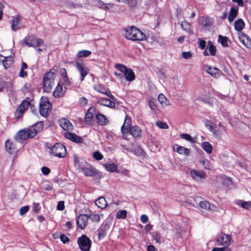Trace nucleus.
<instances>
[{"mask_svg": "<svg viewBox=\"0 0 251 251\" xmlns=\"http://www.w3.org/2000/svg\"><path fill=\"white\" fill-rule=\"evenodd\" d=\"M44 124L42 122L37 123L31 127L25 128L20 130L15 136V140L19 142L23 143L28 138L34 137L38 132L43 128Z\"/></svg>", "mask_w": 251, "mask_h": 251, "instance_id": "obj_1", "label": "nucleus"}, {"mask_svg": "<svg viewBox=\"0 0 251 251\" xmlns=\"http://www.w3.org/2000/svg\"><path fill=\"white\" fill-rule=\"evenodd\" d=\"M124 35L128 40L141 41L147 39L146 35L134 26L126 27L124 29Z\"/></svg>", "mask_w": 251, "mask_h": 251, "instance_id": "obj_2", "label": "nucleus"}, {"mask_svg": "<svg viewBox=\"0 0 251 251\" xmlns=\"http://www.w3.org/2000/svg\"><path fill=\"white\" fill-rule=\"evenodd\" d=\"M54 74L50 71L46 73L43 78V88L44 91L49 93L51 91L52 87L54 84Z\"/></svg>", "mask_w": 251, "mask_h": 251, "instance_id": "obj_3", "label": "nucleus"}, {"mask_svg": "<svg viewBox=\"0 0 251 251\" xmlns=\"http://www.w3.org/2000/svg\"><path fill=\"white\" fill-rule=\"evenodd\" d=\"M115 67L124 74L125 78L127 81L131 82L135 80V74L131 69L128 68L126 66L121 64H116Z\"/></svg>", "mask_w": 251, "mask_h": 251, "instance_id": "obj_4", "label": "nucleus"}, {"mask_svg": "<svg viewBox=\"0 0 251 251\" xmlns=\"http://www.w3.org/2000/svg\"><path fill=\"white\" fill-rule=\"evenodd\" d=\"M51 104L47 97H42L39 104V112L43 117H46L51 111Z\"/></svg>", "mask_w": 251, "mask_h": 251, "instance_id": "obj_5", "label": "nucleus"}, {"mask_svg": "<svg viewBox=\"0 0 251 251\" xmlns=\"http://www.w3.org/2000/svg\"><path fill=\"white\" fill-rule=\"evenodd\" d=\"M50 152L60 158L65 157L67 154L66 147L60 143H56L51 147Z\"/></svg>", "mask_w": 251, "mask_h": 251, "instance_id": "obj_6", "label": "nucleus"}, {"mask_svg": "<svg viewBox=\"0 0 251 251\" xmlns=\"http://www.w3.org/2000/svg\"><path fill=\"white\" fill-rule=\"evenodd\" d=\"M24 43L28 47L34 48L42 46L44 44L43 40L32 35L25 37L24 40Z\"/></svg>", "mask_w": 251, "mask_h": 251, "instance_id": "obj_7", "label": "nucleus"}, {"mask_svg": "<svg viewBox=\"0 0 251 251\" xmlns=\"http://www.w3.org/2000/svg\"><path fill=\"white\" fill-rule=\"evenodd\" d=\"M77 244L80 249L83 251H89L91 246V241L85 235L77 238Z\"/></svg>", "mask_w": 251, "mask_h": 251, "instance_id": "obj_8", "label": "nucleus"}, {"mask_svg": "<svg viewBox=\"0 0 251 251\" xmlns=\"http://www.w3.org/2000/svg\"><path fill=\"white\" fill-rule=\"evenodd\" d=\"M189 174L193 180L199 182L204 179L206 176L205 173L203 171L195 169L191 170Z\"/></svg>", "mask_w": 251, "mask_h": 251, "instance_id": "obj_9", "label": "nucleus"}, {"mask_svg": "<svg viewBox=\"0 0 251 251\" xmlns=\"http://www.w3.org/2000/svg\"><path fill=\"white\" fill-rule=\"evenodd\" d=\"M231 238L229 234H226L221 233L219 237L216 239V242L219 245L221 246H225L226 248L231 243Z\"/></svg>", "mask_w": 251, "mask_h": 251, "instance_id": "obj_10", "label": "nucleus"}, {"mask_svg": "<svg viewBox=\"0 0 251 251\" xmlns=\"http://www.w3.org/2000/svg\"><path fill=\"white\" fill-rule=\"evenodd\" d=\"M75 66L80 75V80L81 81H82L84 80L85 76L88 75L89 69L82 63L78 62H76Z\"/></svg>", "mask_w": 251, "mask_h": 251, "instance_id": "obj_11", "label": "nucleus"}, {"mask_svg": "<svg viewBox=\"0 0 251 251\" xmlns=\"http://www.w3.org/2000/svg\"><path fill=\"white\" fill-rule=\"evenodd\" d=\"M203 69L207 73L215 78H218L220 76L221 71L217 68L212 67L208 65H204Z\"/></svg>", "mask_w": 251, "mask_h": 251, "instance_id": "obj_12", "label": "nucleus"}, {"mask_svg": "<svg viewBox=\"0 0 251 251\" xmlns=\"http://www.w3.org/2000/svg\"><path fill=\"white\" fill-rule=\"evenodd\" d=\"M132 119L131 117L128 115H126L124 120V123L121 127V132L124 135L126 133H128V128L131 126Z\"/></svg>", "mask_w": 251, "mask_h": 251, "instance_id": "obj_13", "label": "nucleus"}, {"mask_svg": "<svg viewBox=\"0 0 251 251\" xmlns=\"http://www.w3.org/2000/svg\"><path fill=\"white\" fill-rule=\"evenodd\" d=\"M95 90L100 93L106 95L112 100H114L115 99L114 96L111 94L109 89L105 87L103 85H99L96 86L95 87Z\"/></svg>", "mask_w": 251, "mask_h": 251, "instance_id": "obj_14", "label": "nucleus"}, {"mask_svg": "<svg viewBox=\"0 0 251 251\" xmlns=\"http://www.w3.org/2000/svg\"><path fill=\"white\" fill-rule=\"evenodd\" d=\"M88 219V216L86 214L79 215L76 221L78 227L81 229H84L87 226Z\"/></svg>", "mask_w": 251, "mask_h": 251, "instance_id": "obj_15", "label": "nucleus"}, {"mask_svg": "<svg viewBox=\"0 0 251 251\" xmlns=\"http://www.w3.org/2000/svg\"><path fill=\"white\" fill-rule=\"evenodd\" d=\"M58 124L60 127L65 130L71 131L73 129L72 124L67 119L62 118L58 120Z\"/></svg>", "mask_w": 251, "mask_h": 251, "instance_id": "obj_16", "label": "nucleus"}, {"mask_svg": "<svg viewBox=\"0 0 251 251\" xmlns=\"http://www.w3.org/2000/svg\"><path fill=\"white\" fill-rule=\"evenodd\" d=\"M110 228L109 223L106 222L102 225L97 230L98 236L99 239L103 238L107 234V232Z\"/></svg>", "mask_w": 251, "mask_h": 251, "instance_id": "obj_17", "label": "nucleus"}, {"mask_svg": "<svg viewBox=\"0 0 251 251\" xmlns=\"http://www.w3.org/2000/svg\"><path fill=\"white\" fill-rule=\"evenodd\" d=\"M89 163H88L84 159L79 158L76 156H74V165L78 169L81 170V171L86 166H88Z\"/></svg>", "mask_w": 251, "mask_h": 251, "instance_id": "obj_18", "label": "nucleus"}, {"mask_svg": "<svg viewBox=\"0 0 251 251\" xmlns=\"http://www.w3.org/2000/svg\"><path fill=\"white\" fill-rule=\"evenodd\" d=\"M13 60L11 56L4 57L0 54V63H1L5 69L9 68L12 65Z\"/></svg>", "mask_w": 251, "mask_h": 251, "instance_id": "obj_19", "label": "nucleus"}, {"mask_svg": "<svg viewBox=\"0 0 251 251\" xmlns=\"http://www.w3.org/2000/svg\"><path fill=\"white\" fill-rule=\"evenodd\" d=\"M112 100L111 99L99 98L98 100V103L109 108H114L115 106V104Z\"/></svg>", "mask_w": 251, "mask_h": 251, "instance_id": "obj_20", "label": "nucleus"}, {"mask_svg": "<svg viewBox=\"0 0 251 251\" xmlns=\"http://www.w3.org/2000/svg\"><path fill=\"white\" fill-rule=\"evenodd\" d=\"M128 132L135 138L141 137L142 130L140 127L137 126H131L128 128Z\"/></svg>", "mask_w": 251, "mask_h": 251, "instance_id": "obj_21", "label": "nucleus"}, {"mask_svg": "<svg viewBox=\"0 0 251 251\" xmlns=\"http://www.w3.org/2000/svg\"><path fill=\"white\" fill-rule=\"evenodd\" d=\"M5 147L6 151L10 154L16 153L18 151V149L16 148L14 143L9 140L6 141Z\"/></svg>", "mask_w": 251, "mask_h": 251, "instance_id": "obj_22", "label": "nucleus"}, {"mask_svg": "<svg viewBox=\"0 0 251 251\" xmlns=\"http://www.w3.org/2000/svg\"><path fill=\"white\" fill-rule=\"evenodd\" d=\"M82 172L86 176H94L97 174L96 170L89 164L88 166L84 168Z\"/></svg>", "mask_w": 251, "mask_h": 251, "instance_id": "obj_23", "label": "nucleus"}, {"mask_svg": "<svg viewBox=\"0 0 251 251\" xmlns=\"http://www.w3.org/2000/svg\"><path fill=\"white\" fill-rule=\"evenodd\" d=\"M64 136L65 138L75 143L81 142L82 138L78 137L76 134L68 131L64 133Z\"/></svg>", "mask_w": 251, "mask_h": 251, "instance_id": "obj_24", "label": "nucleus"}, {"mask_svg": "<svg viewBox=\"0 0 251 251\" xmlns=\"http://www.w3.org/2000/svg\"><path fill=\"white\" fill-rule=\"evenodd\" d=\"M174 150L180 154H183L186 156H188L190 154L189 149L177 144L174 146Z\"/></svg>", "mask_w": 251, "mask_h": 251, "instance_id": "obj_25", "label": "nucleus"}, {"mask_svg": "<svg viewBox=\"0 0 251 251\" xmlns=\"http://www.w3.org/2000/svg\"><path fill=\"white\" fill-rule=\"evenodd\" d=\"M96 118L97 123L100 126H105L108 123L107 118L102 114H97Z\"/></svg>", "mask_w": 251, "mask_h": 251, "instance_id": "obj_26", "label": "nucleus"}, {"mask_svg": "<svg viewBox=\"0 0 251 251\" xmlns=\"http://www.w3.org/2000/svg\"><path fill=\"white\" fill-rule=\"evenodd\" d=\"M91 110H93L92 108L88 109L87 113L85 115V122L86 124L91 125L93 124L94 120L93 119V115L91 112Z\"/></svg>", "mask_w": 251, "mask_h": 251, "instance_id": "obj_27", "label": "nucleus"}, {"mask_svg": "<svg viewBox=\"0 0 251 251\" xmlns=\"http://www.w3.org/2000/svg\"><path fill=\"white\" fill-rule=\"evenodd\" d=\"M235 203L245 209L250 210L251 209V201H245L243 200H237Z\"/></svg>", "mask_w": 251, "mask_h": 251, "instance_id": "obj_28", "label": "nucleus"}, {"mask_svg": "<svg viewBox=\"0 0 251 251\" xmlns=\"http://www.w3.org/2000/svg\"><path fill=\"white\" fill-rule=\"evenodd\" d=\"M95 204L99 208L103 209L106 207L107 202L104 197H100L96 200Z\"/></svg>", "mask_w": 251, "mask_h": 251, "instance_id": "obj_29", "label": "nucleus"}, {"mask_svg": "<svg viewBox=\"0 0 251 251\" xmlns=\"http://www.w3.org/2000/svg\"><path fill=\"white\" fill-rule=\"evenodd\" d=\"M245 23L242 19H239L234 22L235 29L238 31H241L245 27Z\"/></svg>", "mask_w": 251, "mask_h": 251, "instance_id": "obj_30", "label": "nucleus"}, {"mask_svg": "<svg viewBox=\"0 0 251 251\" xmlns=\"http://www.w3.org/2000/svg\"><path fill=\"white\" fill-rule=\"evenodd\" d=\"M199 205L201 208L206 210H211L214 207V205H211L208 201H201Z\"/></svg>", "mask_w": 251, "mask_h": 251, "instance_id": "obj_31", "label": "nucleus"}, {"mask_svg": "<svg viewBox=\"0 0 251 251\" xmlns=\"http://www.w3.org/2000/svg\"><path fill=\"white\" fill-rule=\"evenodd\" d=\"M241 42L246 46L251 45V39L246 34L243 33L240 37Z\"/></svg>", "mask_w": 251, "mask_h": 251, "instance_id": "obj_32", "label": "nucleus"}, {"mask_svg": "<svg viewBox=\"0 0 251 251\" xmlns=\"http://www.w3.org/2000/svg\"><path fill=\"white\" fill-rule=\"evenodd\" d=\"M237 14V9L234 7H231L230 9L229 14L228 16V20L230 23L233 21Z\"/></svg>", "mask_w": 251, "mask_h": 251, "instance_id": "obj_33", "label": "nucleus"}, {"mask_svg": "<svg viewBox=\"0 0 251 251\" xmlns=\"http://www.w3.org/2000/svg\"><path fill=\"white\" fill-rule=\"evenodd\" d=\"M63 94L62 87L58 84L54 90L53 95L55 98H59L62 96Z\"/></svg>", "mask_w": 251, "mask_h": 251, "instance_id": "obj_34", "label": "nucleus"}, {"mask_svg": "<svg viewBox=\"0 0 251 251\" xmlns=\"http://www.w3.org/2000/svg\"><path fill=\"white\" fill-rule=\"evenodd\" d=\"M104 166L108 172H114L117 169V166L115 163L104 164Z\"/></svg>", "mask_w": 251, "mask_h": 251, "instance_id": "obj_35", "label": "nucleus"}, {"mask_svg": "<svg viewBox=\"0 0 251 251\" xmlns=\"http://www.w3.org/2000/svg\"><path fill=\"white\" fill-rule=\"evenodd\" d=\"M158 100L162 106H166L169 104V101L163 94H160L158 97Z\"/></svg>", "mask_w": 251, "mask_h": 251, "instance_id": "obj_36", "label": "nucleus"}, {"mask_svg": "<svg viewBox=\"0 0 251 251\" xmlns=\"http://www.w3.org/2000/svg\"><path fill=\"white\" fill-rule=\"evenodd\" d=\"M202 148L208 154L212 152V147L210 143L208 142H203L202 144Z\"/></svg>", "mask_w": 251, "mask_h": 251, "instance_id": "obj_37", "label": "nucleus"}, {"mask_svg": "<svg viewBox=\"0 0 251 251\" xmlns=\"http://www.w3.org/2000/svg\"><path fill=\"white\" fill-rule=\"evenodd\" d=\"M19 23V18L17 17H14L12 21L11 29L16 31L19 29L18 25Z\"/></svg>", "mask_w": 251, "mask_h": 251, "instance_id": "obj_38", "label": "nucleus"}, {"mask_svg": "<svg viewBox=\"0 0 251 251\" xmlns=\"http://www.w3.org/2000/svg\"><path fill=\"white\" fill-rule=\"evenodd\" d=\"M91 53L92 52L90 50H81L77 52L76 56L78 58L86 57L90 55Z\"/></svg>", "mask_w": 251, "mask_h": 251, "instance_id": "obj_39", "label": "nucleus"}, {"mask_svg": "<svg viewBox=\"0 0 251 251\" xmlns=\"http://www.w3.org/2000/svg\"><path fill=\"white\" fill-rule=\"evenodd\" d=\"M228 38L226 36H223L221 35H219L218 41L221 44L222 46L224 47H226L228 46Z\"/></svg>", "mask_w": 251, "mask_h": 251, "instance_id": "obj_40", "label": "nucleus"}, {"mask_svg": "<svg viewBox=\"0 0 251 251\" xmlns=\"http://www.w3.org/2000/svg\"><path fill=\"white\" fill-rule=\"evenodd\" d=\"M152 237L156 243L160 244L163 241V238L157 231L153 232L152 234Z\"/></svg>", "mask_w": 251, "mask_h": 251, "instance_id": "obj_41", "label": "nucleus"}, {"mask_svg": "<svg viewBox=\"0 0 251 251\" xmlns=\"http://www.w3.org/2000/svg\"><path fill=\"white\" fill-rule=\"evenodd\" d=\"M127 216V211L126 210H119L116 213V217L117 219H125Z\"/></svg>", "mask_w": 251, "mask_h": 251, "instance_id": "obj_42", "label": "nucleus"}, {"mask_svg": "<svg viewBox=\"0 0 251 251\" xmlns=\"http://www.w3.org/2000/svg\"><path fill=\"white\" fill-rule=\"evenodd\" d=\"M88 218L93 222L98 223L100 220V216L97 214H91L88 216Z\"/></svg>", "mask_w": 251, "mask_h": 251, "instance_id": "obj_43", "label": "nucleus"}, {"mask_svg": "<svg viewBox=\"0 0 251 251\" xmlns=\"http://www.w3.org/2000/svg\"><path fill=\"white\" fill-rule=\"evenodd\" d=\"M181 26L185 31L190 32L191 31V25L186 21H184L181 22Z\"/></svg>", "mask_w": 251, "mask_h": 251, "instance_id": "obj_44", "label": "nucleus"}, {"mask_svg": "<svg viewBox=\"0 0 251 251\" xmlns=\"http://www.w3.org/2000/svg\"><path fill=\"white\" fill-rule=\"evenodd\" d=\"M180 137L182 139H185L191 143H194L195 140L188 134L183 133L180 135Z\"/></svg>", "mask_w": 251, "mask_h": 251, "instance_id": "obj_45", "label": "nucleus"}, {"mask_svg": "<svg viewBox=\"0 0 251 251\" xmlns=\"http://www.w3.org/2000/svg\"><path fill=\"white\" fill-rule=\"evenodd\" d=\"M155 125L161 129H167L168 128V126L166 123L160 121H157Z\"/></svg>", "mask_w": 251, "mask_h": 251, "instance_id": "obj_46", "label": "nucleus"}, {"mask_svg": "<svg viewBox=\"0 0 251 251\" xmlns=\"http://www.w3.org/2000/svg\"><path fill=\"white\" fill-rule=\"evenodd\" d=\"M93 157L96 160L100 161L103 159V155L99 151H95L93 154Z\"/></svg>", "mask_w": 251, "mask_h": 251, "instance_id": "obj_47", "label": "nucleus"}, {"mask_svg": "<svg viewBox=\"0 0 251 251\" xmlns=\"http://www.w3.org/2000/svg\"><path fill=\"white\" fill-rule=\"evenodd\" d=\"M207 48L209 50V51H210L211 55H214L216 51V49L215 47L212 44H211V43L209 42Z\"/></svg>", "mask_w": 251, "mask_h": 251, "instance_id": "obj_48", "label": "nucleus"}, {"mask_svg": "<svg viewBox=\"0 0 251 251\" xmlns=\"http://www.w3.org/2000/svg\"><path fill=\"white\" fill-rule=\"evenodd\" d=\"M41 209L39 203L34 202L32 206V210L34 212L37 213Z\"/></svg>", "mask_w": 251, "mask_h": 251, "instance_id": "obj_49", "label": "nucleus"}, {"mask_svg": "<svg viewBox=\"0 0 251 251\" xmlns=\"http://www.w3.org/2000/svg\"><path fill=\"white\" fill-rule=\"evenodd\" d=\"M29 206H27V205L22 207L20 209V211H19L20 214L21 215H24L26 213H27L28 212V211L29 210Z\"/></svg>", "mask_w": 251, "mask_h": 251, "instance_id": "obj_50", "label": "nucleus"}, {"mask_svg": "<svg viewBox=\"0 0 251 251\" xmlns=\"http://www.w3.org/2000/svg\"><path fill=\"white\" fill-rule=\"evenodd\" d=\"M107 5L108 4L105 3L100 0H98V5L100 8L104 9V10L108 9V7Z\"/></svg>", "mask_w": 251, "mask_h": 251, "instance_id": "obj_51", "label": "nucleus"}, {"mask_svg": "<svg viewBox=\"0 0 251 251\" xmlns=\"http://www.w3.org/2000/svg\"><path fill=\"white\" fill-rule=\"evenodd\" d=\"M79 104L81 106H85L88 103V100L85 97H81L79 99Z\"/></svg>", "mask_w": 251, "mask_h": 251, "instance_id": "obj_52", "label": "nucleus"}, {"mask_svg": "<svg viewBox=\"0 0 251 251\" xmlns=\"http://www.w3.org/2000/svg\"><path fill=\"white\" fill-rule=\"evenodd\" d=\"M25 110L20 105L17 109L16 113L17 115L20 117L24 113Z\"/></svg>", "mask_w": 251, "mask_h": 251, "instance_id": "obj_53", "label": "nucleus"}, {"mask_svg": "<svg viewBox=\"0 0 251 251\" xmlns=\"http://www.w3.org/2000/svg\"><path fill=\"white\" fill-rule=\"evenodd\" d=\"M182 56L184 58L188 59L192 57V54L190 51L183 52L182 53Z\"/></svg>", "mask_w": 251, "mask_h": 251, "instance_id": "obj_54", "label": "nucleus"}, {"mask_svg": "<svg viewBox=\"0 0 251 251\" xmlns=\"http://www.w3.org/2000/svg\"><path fill=\"white\" fill-rule=\"evenodd\" d=\"M199 46L201 49L203 50L205 48L206 42L202 39H199L198 41Z\"/></svg>", "mask_w": 251, "mask_h": 251, "instance_id": "obj_55", "label": "nucleus"}, {"mask_svg": "<svg viewBox=\"0 0 251 251\" xmlns=\"http://www.w3.org/2000/svg\"><path fill=\"white\" fill-rule=\"evenodd\" d=\"M65 208L64 202L60 201L58 202L57 205V209L58 210H63Z\"/></svg>", "mask_w": 251, "mask_h": 251, "instance_id": "obj_56", "label": "nucleus"}, {"mask_svg": "<svg viewBox=\"0 0 251 251\" xmlns=\"http://www.w3.org/2000/svg\"><path fill=\"white\" fill-rule=\"evenodd\" d=\"M61 241L64 243H67L69 242V238L64 234H61L60 237Z\"/></svg>", "mask_w": 251, "mask_h": 251, "instance_id": "obj_57", "label": "nucleus"}, {"mask_svg": "<svg viewBox=\"0 0 251 251\" xmlns=\"http://www.w3.org/2000/svg\"><path fill=\"white\" fill-rule=\"evenodd\" d=\"M30 102L28 100H23L20 104L23 108L26 110L29 106Z\"/></svg>", "mask_w": 251, "mask_h": 251, "instance_id": "obj_58", "label": "nucleus"}, {"mask_svg": "<svg viewBox=\"0 0 251 251\" xmlns=\"http://www.w3.org/2000/svg\"><path fill=\"white\" fill-rule=\"evenodd\" d=\"M41 171L44 175H48L50 172V169L47 167H43L41 168Z\"/></svg>", "mask_w": 251, "mask_h": 251, "instance_id": "obj_59", "label": "nucleus"}, {"mask_svg": "<svg viewBox=\"0 0 251 251\" xmlns=\"http://www.w3.org/2000/svg\"><path fill=\"white\" fill-rule=\"evenodd\" d=\"M202 164L203 167L206 169H210V164L208 160L205 159L202 161Z\"/></svg>", "mask_w": 251, "mask_h": 251, "instance_id": "obj_60", "label": "nucleus"}, {"mask_svg": "<svg viewBox=\"0 0 251 251\" xmlns=\"http://www.w3.org/2000/svg\"><path fill=\"white\" fill-rule=\"evenodd\" d=\"M27 73L26 71H25L24 69L21 68V70L19 72V76L21 77H25L27 76Z\"/></svg>", "mask_w": 251, "mask_h": 251, "instance_id": "obj_61", "label": "nucleus"}, {"mask_svg": "<svg viewBox=\"0 0 251 251\" xmlns=\"http://www.w3.org/2000/svg\"><path fill=\"white\" fill-rule=\"evenodd\" d=\"M149 106L152 111H155L156 110L157 106L153 101H152V100L150 101Z\"/></svg>", "mask_w": 251, "mask_h": 251, "instance_id": "obj_62", "label": "nucleus"}, {"mask_svg": "<svg viewBox=\"0 0 251 251\" xmlns=\"http://www.w3.org/2000/svg\"><path fill=\"white\" fill-rule=\"evenodd\" d=\"M140 220L142 223L146 224L148 222L149 219L146 215H142L140 217Z\"/></svg>", "mask_w": 251, "mask_h": 251, "instance_id": "obj_63", "label": "nucleus"}, {"mask_svg": "<svg viewBox=\"0 0 251 251\" xmlns=\"http://www.w3.org/2000/svg\"><path fill=\"white\" fill-rule=\"evenodd\" d=\"M227 249L226 247L222 248L215 247L213 248L212 251H225Z\"/></svg>", "mask_w": 251, "mask_h": 251, "instance_id": "obj_64", "label": "nucleus"}]
</instances>
